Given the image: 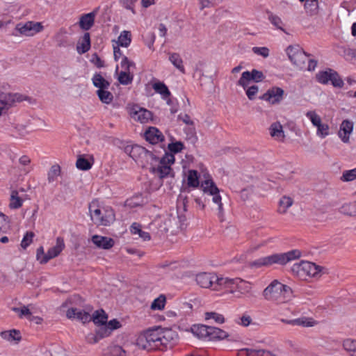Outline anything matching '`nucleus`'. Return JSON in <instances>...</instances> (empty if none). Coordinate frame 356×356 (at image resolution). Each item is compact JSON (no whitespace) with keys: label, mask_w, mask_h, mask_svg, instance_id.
<instances>
[{"label":"nucleus","mask_w":356,"mask_h":356,"mask_svg":"<svg viewBox=\"0 0 356 356\" xmlns=\"http://www.w3.org/2000/svg\"><path fill=\"white\" fill-rule=\"evenodd\" d=\"M212 196V201L213 203L217 204L218 206V216L220 218L221 221L223 220L224 218V209H223V204L222 203V197L220 195V191L218 190L217 192H215L210 195Z\"/></svg>","instance_id":"obj_38"},{"label":"nucleus","mask_w":356,"mask_h":356,"mask_svg":"<svg viewBox=\"0 0 356 356\" xmlns=\"http://www.w3.org/2000/svg\"><path fill=\"white\" fill-rule=\"evenodd\" d=\"M341 179L343 181H352L356 179V168L351 170H344Z\"/></svg>","instance_id":"obj_58"},{"label":"nucleus","mask_w":356,"mask_h":356,"mask_svg":"<svg viewBox=\"0 0 356 356\" xmlns=\"http://www.w3.org/2000/svg\"><path fill=\"white\" fill-rule=\"evenodd\" d=\"M168 148L170 151V154L178 153L184 148V145L181 142H175L168 144Z\"/></svg>","instance_id":"obj_61"},{"label":"nucleus","mask_w":356,"mask_h":356,"mask_svg":"<svg viewBox=\"0 0 356 356\" xmlns=\"http://www.w3.org/2000/svg\"><path fill=\"white\" fill-rule=\"evenodd\" d=\"M32 306L31 305L25 306L23 305L20 307H13L12 310L15 312L19 318H25L26 319H29V318L31 316V308Z\"/></svg>","instance_id":"obj_45"},{"label":"nucleus","mask_w":356,"mask_h":356,"mask_svg":"<svg viewBox=\"0 0 356 356\" xmlns=\"http://www.w3.org/2000/svg\"><path fill=\"white\" fill-rule=\"evenodd\" d=\"M169 60L171 63L181 73H185V69L183 65V60L180 55L177 53H171L169 54Z\"/></svg>","instance_id":"obj_41"},{"label":"nucleus","mask_w":356,"mask_h":356,"mask_svg":"<svg viewBox=\"0 0 356 356\" xmlns=\"http://www.w3.org/2000/svg\"><path fill=\"white\" fill-rule=\"evenodd\" d=\"M178 341L177 332L171 328L161 327V343L165 346H172Z\"/></svg>","instance_id":"obj_18"},{"label":"nucleus","mask_w":356,"mask_h":356,"mask_svg":"<svg viewBox=\"0 0 356 356\" xmlns=\"http://www.w3.org/2000/svg\"><path fill=\"white\" fill-rule=\"evenodd\" d=\"M237 356H276L272 352L266 350L242 349Z\"/></svg>","instance_id":"obj_31"},{"label":"nucleus","mask_w":356,"mask_h":356,"mask_svg":"<svg viewBox=\"0 0 356 356\" xmlns=\"http://www.w3.org/2000/svg\"><path fill=\"white\" fill-rule=\"evenodd\" d=\"M138 0H119L120 4L126 10H130L132 14H136L135 5Z\"/></svg>","instance_id":"obj_57"},{"label":"nucleus","mask_w":356,"mask_h":356,"mask_svg":"<svg viewBox=\"0 0 356 356\" xmlns=\"http://www.w3.org/2000/svg\"><path fill=\"white\" fill-rule=\"evenodd\" d=\"M268 19L271 22L273 25H274L277 29L282 30L283 32L286 33V31L283 28V22L282 19L273 13H270L268 15Z\"/></svg>","instance_id":"obj_54"},{"label":"nucleus","mask_w":356,"mask_h":356,"mask_svg":"<svg viewBox=\"0 0 356 356\" xmlns=\"http://www.w3.org/2000/svg\"><path fill=\"white\" fill-rule=\"evenodd\" d=\"M283 95L284 90H268L261 97V99L274 104L280 102L282 99Z\"/></svg>","instance_id":"obj_28"},{"label":"nucleus","mask_w":356,"mask_h":356,"mask_svg":"<svg viewBox=\"0 0 356 356\" xmlns=\"http://www.w3.org/2000/svg\"><path fill=\"white\" fill-rule=\"evenodd\" d=\"M146 202V198H145L141 194H137L127 199L125 202V206L132 209L142 206Z\"/></svg>","instance_id":"obj_35"},{"label":"nucleus","mask_w":356,"mask_h":356,"mask_svg":"<svg viewBox=\"0 0 356 356\" xmlns=\"http://www.w3.org/2000/svg\"><path fill=\"white\" fill-rule=\"evenodd\" d=\"M129 113L132 119L142 124L152 120V113L149 110L134 104L129 107Z\"/></svg>","instance_id":"obj_16"},{"label":"nucleus","mask_w":356,"mask_h":356,"mask_svg":"<svg viewBox=\"0 0 356 356\" xmlns=\"http://www.w3.org/2000/svg\"><path fill=\"white\" fill-rule=\"evenodd\" d=\"M301 256V252L298 250H293L284 253L274 254L267 257H264L254 260L252 266L256 268L263 266H269L273 264L284 265L286 263L298 259Z\"/></svg>","instance_id":"obj_3"},{"label":"nucleus","mask_w":356,"mask_h":356,"mask_svg":"<svg viewBox=\"0 0 356 356\" xmlns=\"http://www.w3.org/2000/svg\"><path fill=\"white\" fill-rule=\"evenodd\" d=\"M121 67L124 70V71H131V68H135L136 65L134 62L129 60L127 56H123L121 61Z\"/></svg>","instance_id":"obj_64"},{"label":"nucleus","mask_w":356,"mask_h":356,"mask_svg":"<svg viewBox=\"0 0 356 356\" xmlns=\"http://www.w3.org/2000/svg\"><path fill=\"white\" fill-rule=\"evenodd\" d=\"M97 95L102 103L110 104L113 99V95L109 90H97Z\"/></svg>","instance_id":"obj_53"},{"label":"nucleus","mask_w":356,"mask_h":356,"mask_svg":"<svg viewBox=\"0 0 356 356\" xmlns=\"http://www.w3.org/2000/svg\"><path fill=\"white\" fill-rule=\"evenodd\" d=\"M111 332L106 323L99 325L96 334H88L87 336V341L90 343H97L101 339L110 335Z\"/></svg>","instance_id":"obj_22"},{"label":"nucleus","mask_w":356,"mask_h":356,"mask_svg":"<svg viewBox=\"0 0 356 356\" xmlns=\"http://www.w3.org/2000/svg\"><path fill=\"white\" fill-rule=\"evenodd\" d=\"M92 83L99 89H106L109 86V83L99 74L94 75Z\"/></svg>","instance_id":"obj_46"},{"label":"nucleus","mask_w":356,"mask_h":356,"mask_svg":"<svg viewBox=\"0 0 356 356\" xmlns=\"http://www.w3.org/2000/svg\"><path fill=\"white\" fill-rule=\"evenodd\" d=\"M281 321L288 325H298L305 327H313L316 325L315 321L313 318L308 317H300L292 320L282 318L281 319Z\"/></svg>","instance_id":"obj_26"},{"label":"nucleus","mask_w":356,"mask_h":356,"mask_svg":"<svg viewBox=\"0 0 356 356\" xmlns=\"http://www.w3.org/2000/svg\"><path fill=\"white\" fill-rule=\"evenodd\" d=\"M293 204V200L289 196H283L279 201L278 213L281 214L286 213L288 209Z\"/></svg>","instance_id":"obj_40"},{"label":"nucleus","mask_w":356,"mask_h":356,"mask_svg":"<svg viewBox=\"0 0 356 356\" xmlns=\"http://www.w3.org/2000/svg\"><path fill=\"white\" fill-rule=\"evenodd\" d=\"M252 51L257 54L261 56L264 58H267L269 56V49L266 47H254L252 48Z\"/></svg>","instance_id":"obj_63"},{"label":"nucleus","mask_w":356,"mask_h":356,"mask_svg":"<svg viewBox=\"0 0 356 356\" xmlns=\"http://www.w3.org/2000/svg\"><path fill=\"white\" fill-rule=\"evenodd\" d=\"M60 175V168L58 165H54L51 167L47 174V179L49 183L55 181Z\"/></svg>","instance_id":"obj_51"},{"label":"nucleus","mask_w":356,"mask_h":356,"mask_svg":"<svg viewBox=\"0 0 356 356\" xmlns=\"http://www.w3.org/2000/svg\"><path fill=\"white\" fill-rule=\"evenodd\" d=\"M307 118L316 129V136L321 138H325L330 134V126L322 121L321 117L316 111H308L305 113Z\"/></svg>","instance_id":"obj_11"},{"label":"nucleus","mask_w":356,"mask_h":356,"mask_svg":"<svg viewBox=\"0 0 356 356\" xmlns=\"http://www.w3.org/2000/svg\"><path fill=\"white\" fill-rule=\"evenodd\" d=\"M224 280L225 277H218L213 273H201L197 274L195 278L196 282L200 286L206 289L209 288L218 292V296H220V293H222V280Z\"/></svg>","instance_id":"obj_7"},{"label":"nucleus","mask_w":356,"mask_h":356,"mask_svg":"<svg viewBox=\"0 0 356 356\" xmlns=\"http://www.w3.org/2000/svg\"><path fill=\"white\" fill-rule=\"evenodd\" d=\"M34 234L33 232H27L23 237L21 245L23 248H26L33 241Z\"/></svg>","instance_id":"obj_62"},{"label":"nucleus","mask_w":356,"mask_h":356,"mask_svg":"<svg viewBox=\"0 0 356 356\" xmlns=\"http://www.w3.org/2000/svg\"><path fill=\"white\" fill-rule=\"evenodd\" d=\"M92 242L99 248L109 250L113 247L115 241L113 238L100 235H94L92 237Z\"/></svg>","instance_id":"obj_24"},{"label":"nucleus","mask_w":356,"mask_h":356,"mask_svg":"<svg viewBox=\"0 0 356 356\" xmlns=\"http://www.w3.org/2000/svg\"><path fill=\"white\" fill-rule=\"evenodd\" d=\"M91 220L98 225L108 226L115 220L113 209L108 206H99L97 201H92L89 205Z\"/></svg>","instance_id":"obj_2"},{"label":"nucleus","mask_w":356,"mask_h":356,"mask_svg":"<svg viewBox=\"0 0 356 356\" xmlns=\"http://www.w3.org/2000/svg\"><path fill=\"white\" fill-rule=\"evenodd\" d=\"M354 124L352 121L344 120L340 124L337 135L343 143H349L353 131Z\"/></svg>","instance_id":"obj_19"},{"label":"nucleus","mask_w":356,"mask_h":356,"mask_svg":"<svg viewBox=\"0 0 356 356\" xmlns=\"http://www.w3.org/2000/svg\"><path fill=\"white\" fill-rule=\"evenodd\" d=\"M90 48V35L88 32H86L83 37L79 41L76 50L79 54H83L86 53Z\"/></svg>","instance_id":"obj_32"},{"label":"nucleus","mask_w":356,"mask_h":356,"mask_svg":"<svg viewBox=\"0 0 356 356\" xmlns=\"http://www.w3.org/2000/svg\"><path fill=\"white\" fill-rule=\"evenodd\" d=\"M175 162V156L173 154H167L161 158L158 157L156 167L151 165V171L159 178L163 179L172 175L170 165Z\"/></svg>","instance_id":"obj_9"},{"label":"nucleus","mask_w":356,"mask_h":356,"mask_svg":"<svg viewBox=\"0 0 356 356\" xmlns=\"http://www.w3.org/2000/svg\"><path fill=\"white\" fill-rule=\"evenodd\" d=\"M186 184L188 187L196 188L200 186L202 177L197 170H188L186 174Z\"/></svg>","instance_id":"obj_27"},{"label":"nucleus","mask_w":356,"mask_h":356,"mask_svg":"<svg viewBox=\"0 0 356 356\" xmlns=\"http://www.w3.org/2000/svg\"><path fill=\"white\" fill-rule=\"evenodd\" d=\"M286 54L290 60L298 68L303 70L306 67L309 55H307L299 46H289Z\"/></svg>","instance_id":"obj_12"},{"label":"nucleus","mask_w":356,"mask_h":356,"mask_svg":"<svg viewBox=\"0 0 356 356\" xmlns=\"http://www.w3.org/2000/svg\"><path fill=\"white\" fill-rule=\"evenodd\" d=\"M316 79L322 84H327L330 82L334 88H342L344 84L343 79L338 72L331 68L319 71L316 74Z\"/></svg>","instance_id":"obj_10"},{"label":"nucleus","mask_w":356,"mask_h":356,"mask_svg":"<svg viewBox=\"0 0 356 356\" xmlns=\"http://www.w3.org/2000/svg\"><path fill=\"white\" fill-rule=\"evenodd\" d=\"M202 177L201 188L204 193L211 195L219 190L207 172H202Z\"/></svg>","instance_id":"obj_23"},{"label":"nucleus","mask_w":356,"mask_h":356,"mask_svg":"<svg viewBox=\"0 0 356 356\" xmlns=\"http://www.w3.org/2000/svg\"><path fill=\"white\" fill-rule=\"evenodd\" d=\"M136 345L140 348L144 350H150L153 348V346L149 340L146 331H144L138 335L136 339Z\"/></svg>","instance_id":"obj_36"},{"label":"nucleus","mask_w":356,"mask_h":356,"mask_svg":"<svg viewBox=\"0 0 356 356\" xmlns=\"http://www.w3.org/2000/svg\"><path fill=\"white\" fill-rule=\"evenodd\" d=\"M145 140L152 145H159L165 149V144H164L165 137L162 132L154 127H149L144 133Z\"/></svg>","instance_id":"obj_17"},{"label":"nucleus","mask_w":356,"mask_h":356,"mask_svg":"<svg viewBox=\"0 0 356 356\" xmlns=\"http://www.w3.org/2000/svg\"><path fill=\"white\" fill-rule=\"evenodd\" d=\"M208 327L204 325H194L191 327V332L198 339L207 341Z\"/></svg>","instance_id":"obj_33"},{"label":"nucleus","mask_w":356,"mask_h":356,"mask_svg":"<svg viewBox=\"0 0 356 356\" xmlns=\"http://www.w3.org/2000/svg\"><path fill=\"white\" fill-rule=\"evenodd\" d=\"M125 151L142 167H146L148 165H153L157 163L158 156L142 146L138 145L127 146L125 148Z\"/></svg>","instance_id":"obj_6"},{"label":"nucleus","mask_w":356,"mask_h":356,"mask_svg":"<svg viewBox=\"0 0 356 356\" xmlns=\"http://www.w3.org/2000/svg\"><path fill=\"white\" fill-rule=\"evenodd\" d=\"M10 229L8 217L0 211V234L6 233Z\"/></svg>","instance_id":"obj_56"},{"label":"nucleus","mask_w":356,"mask_h":356,"mask_svg":"<svg viewBox=\"0 0 356 356\" xmlns=\"http://www.w3.org/2000/svg\"><path fill=\"white\" fill-rule=\"evenodd\" d=\"M97 10L98 8H96L91 13L83 14L80 17L79 26L82 30L88 31L93 26Z\"/></svg>","instance_id":"obj_21"},{"label":"nucleus","mask_w":356,"mask_h":356,"mask_svg":"<svg viewBox=\"0 0 356 356\" xmlns=\"http://www.w3.org/2000/svg\"><path fill=\"white\" fill-rule=\"evenodd\" d=\"M149 340L152 346H159L161 343V327H155L145 330Z\"/></svg>","instance_id":"obj_34"},{"label":"nucleus","mask_w":356,"mask_h":356,"mask_svg":"<svg viewBox=\"0 0 356 356\" xmlns=\"http://www.w3.org/2000/svg\"><path fill=\"white\" fill-rule=\"evenodd\" d=\"M222 282V293H220V296L232 294L234 297L238 298L243 295L250 293L252 289V284L250 282L240 278L225 277Z\"/></svg>","instance_id":"obj_4"},{"label":"nucleus","mask_w":356,"mask_h":356,"mask_svg":"<svg viewBox=\"0 0 356 356\" xmlns=\"http://www.w3.org/2000/svg\"><path fill=\"white\" fill-rule=\"evenodd\" d=\"M264 298L275 305L289 302L293 298V291L278 280H273L262 291Z\"/></svg>","instance_id":"obj_1"},{"label":"nucleus","mask_w":356,"mask_h":356,"mask_svg":"<svg viewBox=\"0 0 356 356\" xmlns=\"http://www.w3.org/2000/svg\"><path fill=\"white\" fill-rule=\"evenodd\" d=\"M130 232L132 234H138L143 241H149L151 237L148 232L141 229V225L139 223L134 222L130 227Z\"/></svg>","instance_id":"obj_39"},{"label":"nucleus","mask_w":356,"mask_h":356,"mask_svg":"<svg viewBox=\"0 0 356 356\" xmlns=\"http://www.w3.org/2000/svg\"><path fill=\"white\" fill-rule=\"evenodd\" d=\"M65 248V243L61 237L56 238V245L48 250L44 257H42V264L47 263L50 259L58 257Z\"/></svg>","instance_id":"obj_20"},{"label":"nucleus","mask_w":356,"mask_h":356,"mask_svg":"<svg viewBox=\"0 0 356 356\" xmlns=\"http://www.w3.org/2000/svg\"><path fill=\"white\" fill-rule=\"evenodd\" d=\"M343 348L349 356H356V339H345L343 342Z\"/></svg>","instance_id":"obj_44"},{"label":"nucleus","mask_w":356,"mask_h":356,"mask_svg":"<svg viewBox=\"0 0 356 356\" xmlns=\"http://www.w3.org/2000/svg\"><path fill=\"white\" fill-rule=\"evenodd\" d=\"M265 79V75L261 71L253 69L252 71L243 72L238 81L237 85L245 89L251 81L259 83Z\"/></svg>","instance_id":"obj_15"},{"label":"nucleus","mask_w":356,"mask_h":356,"mask_svg":"<svg viewBox=\"0 0 356 356\" xmlns=\"http://www.w3.org/2000/svg\"><path fill=\"white\" fill-rule=\"evenodd\" d=\"M305 7L306 9H309L311 14L316 13L318 9V0H307Z\"/></svg>","instance_id":"obj_60"},{"label":"nucleus","mask_w":356,"mask_h":356,"mask_svg":"<svg viewBox=\"0 0 356 356\" xmlns=\"http://www.w3.org/2000/svg\"><path fill=\"white\" fill-rule=\"evenodd\" d=\"M156 92H159L161 98L166 100L167 104L171 106L170 111L172 113H176L177 111V101L170 99V90H156Z\"/></svg>","instance_id":"obj_37"},{"label":"nucleus","mask_w":356,"mask_h":356,"mask_svg":"<svg viewBox=\"0 0 356 356\" xmlns=\"http://www.w3.org/2000/svg\"><path fill=\"white\" fill-rule=\"evenodd\" d=\"M0 337L3 340L13 344L18 343L22 339L20 331L15 329L1 332Z\"/></svg>","instance_id":"obj_25"},{"label":"nucleus","mask_w":356,"mask_h":356,"mask_svg":"<svg viewBox=\"0 0 356 356\" xmlns=\"http://www.w3.org/2000/svg\"><path fill=\"white\" fill-rule=\"evenodd\" d=\"M165 296L164 295H160L154 300L150 307L152 310H162L165 307Z\"/></svg>","instance_id":"obj_52"},{"label":"nucleus","mask_w":356,"mask_h":356,"mask_svg":"<svg viewBox=\"0 0 356 356\" xmlns=\"http://www.w3.org/2000/svg\"><path fill=\"white\" fill-rule=\"evenodd\" d=\"M23 200L19 196V193L14 190L12 191L10 198L9 207L13 209H16L22 206Z\"/></svg>","instance_id":"obj_43"},{"label":"nucleus","mask_w":356,"mask_h":356,"mask_svg":"<svg viewBox=\"0 0 356 356\" xmlns=\"http://www.w3.org/2000/svg\"><path fill=\"white\" fill-rule=\"evenodd\" d=\"M133 79V75L131 74V72L129 70L122 71L118 76V81L120 83L127 85L131 82Z\"/></svg>","instance_id":"obj_55"},{"label":"nucleus","mask_w":356,"mask_h":356,"mask_svg":"<svg viewBox=\"0 0 356 356\" xmlns=\"http://www.w3.org/2000/svg\"><path fill=\"white\" fill-rule=\"evenodd\" d=\"M131 42V33L129 31H123L118 38V46L128 47Z\"/></svg>","instance_id":"obj_42"},{"label":"nucleus","mask_w":356,"mask_h":356,"mask_svg":"<svg viewBox=\"0 0 356 356\" xmlns=\"http://www.w3.org/2000/svg\"><path fill=\"white\" fill-rule=\"evenodd\" d=\"M269 131L270 136L278 141H282L285 138L282 125L278 122L273 123Z\"/></svg>","instance_id":"obj_29"},{"label":"nucleus","mask_w":356,"mask_h":356,"mask_svg":"<svg viewBox=\"0 0 356 356\" xmlns=\"http://www.w3.org/2000/svg\"><path fill=\"white\" fill-rule=\"evenodd\" d=\"M204 318L207 321H212L218 324H222L225 322L223 315L215 312H206L204 314Z\"/></svg>","instance_id":"obj_48"},{"label":"nucleus","mask_w":356,"mask_h":356,"mask_svg":"<svg viewBox=\"0 0 356 356\" xmlns=\"http://www.w3.org/2000/svg\"><path fill=\"white\" fill-rule=\"evenodd\" d=\"M66 316L70 319H76L83 323L92 319L94 323L98 325L106 323L108 319V316L103 309L97 310L91 316L89 312L71 307L67 309Z\"/></svg>","instance_id":"obj_5"},{"label":"nucleus","mask_w":356,"mask_h":356,"mask_svg":"<svg viewBox=\"0 0 356 356\" xmlns=\"http://www.w3.org/2000/svg\"><path fill=\"white\" fill-rule=\"evenodd\" d=\"M26 97L15 90H0V104L8 111L17 104L26 100Z\"/></svg>","instance_id":"obj_13"},{"label":"nucleus","mask_w":356,"mask_h":356,"mask_svg":"<svg viewBox=\"0 0 356 356\" xmlns=\"http://www.w3.org/2000/svg\"><path fill=\"white\" fill-rule=\"evenodd\" d=\"M340 212L348 216H356V202L344 204L340 208Z\"/></svg>","instance_id":"obj_49"},{"label":"nucleus","mask_w":356,"mask_h":356,"mask_svg":"<svg viewBox=\"0 0 356 356\" xmlns=\"http://www.w3.org/2000/svg\"><path fill=\"white\" fill-rule=\"evenodd\" d=\"M293 270L302 279H306L307 277L318 278L324 273V268L322 266L307 261L295 264L293 266Z\"/></svg>","instance_id":"obj_8"},{"label":"nucleus","mask_w":356,"mask_h":356,"mask_svg":"<svg viewBox=\"0 0 356 356\" xmlns=\"http://www.w3.org/2000/svg\"><path fill=\"white\" fill-rule=\"evenodd\" d=\"M162 222L163 219L161 217H157L151 223L149 224L148 227L153 232H167L168 229L165 226H161V224Z\"/></svg>","instance_id":"obj_47"},{"label":"nucleus","mask_w":356,"mask_h":356,"mask_svg":"<svg viewBox=\"0 0 356 356\" xmlns=\"http://www.w3.org/2000/svg\"><path fill=\"white\" fill-rule=\"evenodd\" d=\"M228 337V334L216 327L209 326L207 341H213L216 339H224Z\"/></svg>","instance_id":"obj_30"},{"label":"nucleus","mask_w":356,"mask_h":356,"mask_svg":"<svg viewBox=\"0 0 356 356\" xmlns=\"http://www.w3.org/2000/svg\"><path fill=\"white\" fill-rule=\"evenodd\" d=\"M43 29L44 26L42 22L33 21H28L25 23H18L15 28V31H17L20 35L26 37L33 36L42 31Z\"/></svg>","instance_id":"obj_14"},{"label":"nucleus","mask_w":356,"mask_h":356,"mask_svg":"<svg viewBox=\"0 0 356 356\" xmlns=\"http://www.w3.org/2000/svg\"><path fill=\"white\" fill-rule=\"evenodd\" d=\"M76 168L81 170H88L92 168V163L83 157H79L76 163Z\"/></svg>","instance_id":"obj_59"},{"label":"nucleus","mask_w":356,"mask_h":356,"mask_svg":"<svg viewBox=\"0 0 356 356\" xmlns=\"http://www.w3.org/2000/svg\"><path fill=\"white\" fill-rule=\"evenodd\" d=\"M31 159L26 155H23L19 159V163L22 166V170L25 174H27L32 170L33 168L31 165Z\"/></svg>","instance_id":"obj_50"}]
</instances>
